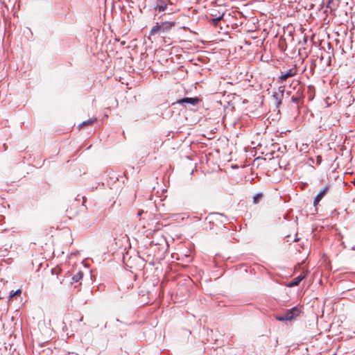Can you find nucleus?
Instances as JSON below:
<instances>
[{"mask_svg": "<svg viewBox=\"0 0 355 355\" xmlns=\"http://www.w3.org/2000/svg\"><path fill=\"white\" fill-rule=\"evenodd\" d=\"M332 52L325 51L322 52L320 57V66L321 67L322 73L326 76L332 71L331 68V57Z\"/></svg>", "mask_w": 355, "mask_h": 355, "instance_id": "obj_1", "label": "nucleus"}, {"mask_svg": "<svg viewBox=\"0 0 355 355\" xmlns=\"http://www.w3.org/2000/svg\"><path fill=\"white\" fill-rule=\"evenodd\" d=\"M340 150H342V153L340 156L336 157L334 163L336 162L337 168L341 170L344 169L350 161V153L346 148L343 149V147H340Z\"/></svg>", "mask_w": 355, "mask_h": 355, "instance_id": "obj_2", "label": "nucleus"}, {"mask_svg": "<svg viewBox=\"0 0 355 355\" xmlns=\"http://www.w3.org/2000/svg\"><path fill=\"white\" fill-rule=\"evenodd\" d=\"M199 102V98L197 97H184L177 101V103L182 105L187 108V105L192 106L196 105Z\"/></svg>", "mask_w": 355, "mask_h": 355, "instance_id": "obj_3", "label": "nucleus"}, {"mask_svg": "<svg viewBox=\"0 0 355 355\" xmlns=\"http://www.w3.org/2000/svg\"><path fill=\"white\" fill-rule=\"evenodd\" d=\"M301 313V309L297 306H294L290 309H287L285 313V315L287 318L288 321H291L295 319Z\"/></svg>", "mask_w": 355, "mask_h": 355, "instance_id": "obj_4", "label": "nucleus"}, {"mask_svg": "<svg viewBox=\"0 0 355 355\" xmlns=\"http://www.w3.org/2000/svg\"><path fill=\"white\" fill-rule=\"evenodd\" d=\"M170 0H156L154 9L159 12H164L168 8Z\"/></svg>", "mask_w": 355, "mask_h": 355, "instance_id": "obj_5", "label": "nucleus"}, {"mask_svg": "<svg viewBox=\"0 0 355 355\" xmlns=\"http://www.w3.org/2000/svg\"><path fill=\"white\" fill-rule=\"evenodd\" d=\"M284 89L283 87H279V92H275L272 94V97L275 100L276 106L279 107V105L282 103V99L284 96Z\"/></svg>", "mask_w": 355, "mask_h": 355, "instance_id": "obj_6", "label": "nucleus"}, {"mask_svg": "<svg viewBox=\"0 0 355 355\" xmlns=\"http://www.w3.org/2000/svg\"><path fill=\"white\" fill-rule=\"evenodd\" d=\"M329 187L327 186L324 187L315 196L314 200H313V205L316 207L318 204L320 202V201L323 198V197L326 195L327 193V191L329 190Z\"/></svg>", "mask_w": 355, "mask_h": 355, "instance_id": "obj_7", "label": "nucleus"}, {"mask_svg": "<svg viewBox=\"0 0 355 355\" xmlns=\"http://www.w3.org/2000/svg\"><path fill=\"white\" fill-rule=\"evenodd\" d=\"M296 74V69L291 68L286 71V72H282V75L279 77V79L282 82L286 80L288 78L293 77Z\"/></svg>", "mask_w": 355, "mask_h": 355, "instance_id": "obj_8", "label": "nucleus"}, {"mask_svg": "<svg viewBox=\"0 0 355 355\" xmlns=\"http://www.w3.org/2000/svg\"><path fill=\"white\" fill-rule=\"evenodd\" d=\"M175 25V22L164 21L159 24L161 28V33H165L168 32L171 28Z\"/></svg>", "mask_w": 355, "mask_h": 355, "instance_id": "obj_9", "label": "nucleus"}, {"mask_svg": "<svg viewBox=\"0 0 355 355\" xmlns=\"http://www.w3.org/2000/svg\"><path fill=\"white\" fill-rule=\"evenodd\" d=\"M328 37V41H324V40H322L320 43V45L322 46V49H324V52L325 51H329L330 50H331V52L333 53V49H331V42L329 41V39H330V35L329 34H328L327 35Z\"/></svg>", "mask_w": 355, "mask_h": 355, "instance_id": "obj_10", "label": "nucleus"}, {"mask_svg": "<svg viewBox=\"0 0 355 355\" xmlns=\"http://www.w3.org/2000/svg\"><path fill=\"white\" fill-rule=\"evenodd\" d=\"M305 278V276L303 275H300V276H297L296 277H295L294 279H293L288 286H298L300 284V283L302 281V279H304Z\"/></svg>", "mask_w": 355, "mask_h": 355, "instance_id": "obj_11", "label": "nucleus"}, {"mask_svg": "<svg viewBox=\"0 0 355 355\" xmlns=\"http://www.w3.org/2000/svg\"><path fill=\"white\" fill-rule=\"evenodd\" d=\"M212 16L216 17L215 18H212L209 19V23L213 26H217L218 22L223 19L224 13L217 17L215 14H211Z\"/></svg>", "mask_w": 355, "mask_h": 355, "instance_id": "obj_12", "label": "nucleus"}, {"mask_svg": "<svg viewBox=\"0 0 355 355\" xmlns=\"http://www.w3.org/2000/svg\"><path fill=\"white\" fill-rule=\"evenodd\" d=\"M83 277V272L78 271L76 274L73 275L71 277V284L78 282Z\"/></svg>", "mask_w": 355, "mask_h": 355, "instance_id": "obj_13", "label": "nucleus"}, {"mask_svg": "<svg viewBox=\"0 0 355 355\" xmlns=\"http://www.w3.org/2000/svg\"><path fill=\"white\" fill-rule=\"evenodd\" d=\"M158 33H161V28H160L159 24L158 22H157L156 25L154 26L153 27H152V28L150 29V35H154Z\"/></svg>", "mask_w": 355, "mask_h": 355, "instance_id": "obj_14", "label": "nucleus"}, {"mask_svg": "<svg viewBox=\"0 0 355 355\" xmlns=\"http://www.w3.org/2000/svg\"><path fill=\"white\" fill-rule=\"evenodd\" d=\"M96 120V118L89 119L88 120L85 121L81 124H80L79 128H81L84 125H92Z\"/></svg>", "mask_w": 355, "mask_h": 355, "instance_id": "obj_15", "label": "nucleus"}, {"mask_svg": "<svg viewBox=\"0 0 355 355\" xmlns=\"http://www.w3.org/2000/svg\"><path fill=\"white\" fill-rule=\"evenodd\" d=\"M333 126V124L331 123V119H329V121L327 123H324L322 125L320 126V128L322 130H330L331 127Z\"/></svg>", "mask_w": 355, "mask_h": 355, "instance_id": "obj_16", "label": "nucleus"}, {"mask_svg": "<svg viewBox=\"0 0 355 355\" xmlns=\"http://www.w3.org/2000/svg\"><path fill=\"white\" fill-rule=\"evenodd\" d=\"M262 196H263L262 193H257V194L253 197V202H254V204H257V203L259 202L260 199L262 198Z\"/></svg>", "mask_w": 355, "mask_h": 355, "instance_id": "obj_17", "label": "nucleus"}, {"mask_svg": "<svg viewBox=\"0 0 355 355\" xmlns=\"http://www.w3.org/2000/svg\"><path fill=\"white\" fill-rule=\"evenodd\" d=\"M166 10L168 11V14L173 13L175 11V9L173 6V3L171 1L170 2H168V8Z\"/></svg>", "mask_w": 355, "mask_h": 355, "instance_id": "obj_18", "label": "nucleus"}, {"mask_svg": "<svg viewBox=\"0 0 355 355\" xmlns=\"http://www.w3.org/2000/svg\"><path fill=\"white\" fill-rule=\"evenodd\" d=\"M275 318L277 320L281 322L288 321L287 318L285 315V313L284 315H277L275 316Z\"/></svg>", "mask_w": 355, "mask_h": 355, "instance_id": "obj_19", "label": "nucleus"}, {"mask_svg": "<svg viewBox=\"0 0 355 355\" xmlns=\"http://www.w3.org/2000/svg\"><path fill=\"white\" fill-rule=\"evenodd\" d=\"M20 293H21V290H20V289H18V290H17V291H15V292H13V291H12V292L10 294V295H9V298H11V297H12L14 295H19V294H20Z\"/></svg>", "mask_w": 355, "mask_h": 355, "instance_id": "obj_20", "label": "nucleus"}, {"mask_svg": "<svg viewBox=\"0 0 355 355\" xmlns=\"http://www.w3.org/2000/svg\"><path fill=\"white\" fill-rule=\"evenodd\" d=\"M336 169H334V174L336 173ZM343 177H340L339 175H337L336 177L334 176V180L338 181L339 183L343 182Z\"/></svg>", "mask_w": 355, "mask_h": 355, "instance_id": "obj_21", "label": "nucleus"}, {"mask_svg": "<svg viewBox=\"0 0 355 355\" xmlns=\"http://www.w3.org/2000/svg\"><path fill=\"white\" fill-rule=\"evenodd\" d=\"M334 43L336 46L339 45V49L340 50V53H342L343 49H341V46L340 45V40L338 39H334Z\"/></svg>", "mask_w": 355, "mask_h": 355, "instance_id": "obj_22", "label": "nucleus"}, {"mask_svg": "<svg viewBox=\"0 0 355 355\" xmlns=\"http://www.w3.org/2000/svg\"><path fill=\"white\" fill-rule=\"evenodd\" d=\"M331 98L329 97H327L324 100V103L327 107H329L331 105V103L329 102Z\"/></svg>", "mask_w": 355, "mask_h": 355, "instance_id": "obj_23", "label": "nucleus"}, {"mask_svg": "<svg viewBox=\"0 0 355 355\" xmlns=\"http://www.w3.org/2000/svg\"><path fill=\"white\" fill-rule=\"evenodd\" d=\"M331 5H333V0H329L327 1V7L330 8L331 10Z\"/></svg>", "mask_w": 355, "mask_h": 355, "instance_id": "obj_24", "label": "nucleus"}, {"mask_svg": "<svg viewBox=\"0 0 355 355\" xmlns=\"http://www.w3.org/2000/svg\"><path fill=\"white\" fill-rule=\"evenodd\" d=\"M292 101L294 102V103H297L298 101H299V98L297 97H295V96H293L292 98H291Z\"/></svg>", "mask_w": 355, "mask_h": 355, "instance_id": "obj_25", "label": "nucleus"}, {"mask_svg": "<svg viewBox=\"0 0 355 355\" xmlns=\"http://www.w3.org/2000/svg\"><path fill=\"white\" fill-rule=\"evenodd\" d=\"M142 213H143V211H139L137 214L139 216H140L142 214Z\"/></svg>", "mask_w": 355, "mask_h": 355, "instance_id": "obj_26", "label": "nucleus"}, {"mask_svg": "<svg viewBox=\"0 0 355 355\" xmlns=\"http://www.w3.org/2000/svg\"><path fill=\"white\" fill-rule=\"evenodd\" d=\"M83 316H82V317L80 318L79 321H80V322H81V321H83Z\"/></svg>", "mask_w": 355, "mask_h": 355, "instance_id": "obj_27", "label": "nucleus"}, {"mask_svg": "<svg viewBox=\"0 0 355 355\" xmlns=\"http://www.w3.org/2000/svg\"><path fill=\"white\" fill-rule=\"evenodd\" d=\"M339 35L337 31H336V32H334V35Z\"/></svg>", "mask_w": 355, "mask_h": 355, "instance_id": "obj_28", "label": "nucleus"}, {"mask_svg": "<svg viewBox=\"0 0 355 355\" xmlns=\"http://www.w3.org/2000/svg\"><path fill=\"white\" fill-rule=\"evenodd\" d=\"M352 250H355V247H352Z\"/></svg>", "mask_w": 355, "mask_h": 355, "instance_id": "obj_29", "label": "nucleus"}]
</instances>
